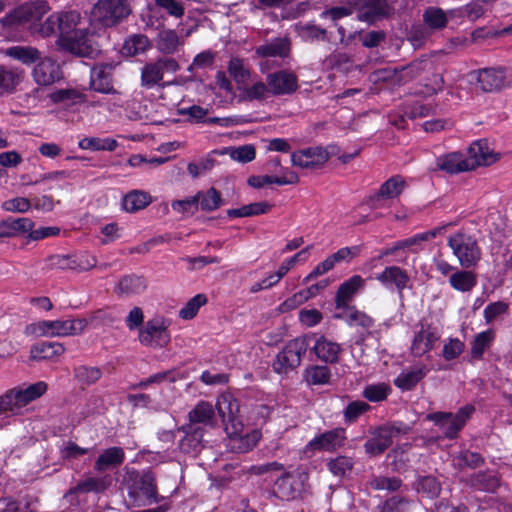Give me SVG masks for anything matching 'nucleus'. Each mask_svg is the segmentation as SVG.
<instances>
[{
	"mask_svg": "<svg viewBox=\"0 0 512 512\" xmlns=\"http://www.w3.org/2000/svg\"><path fill=\"white\" fill-rule=\"evenodd\" d=\"M38 34L42 37L58 35V49L79 57H91L97 52L92 34L77 10L52 13L40 24Z\"/></svg>",
	"mask_w": 512,
	"mask_h": 512,
	"instance_id": "nucleus-1",
	"label": "nucleus"
},
{
	"mask_svg": "<svg viewBox=\"0 0 512 512\" xmlns=\"http://www.w3.org/2000/svg\"><path fill=\"white\" fill-rule=\"evenodd\" d=\"M228 437L227 446L237 453L253 449L262 437L258 429L244 433V425L239 417V401L229 392L219 395L215 405Z\"/></svg>",
	"mask_w": 512,
	"mask_h": 512,
	"instance_id": "nucleus-2",
	"label": "nucleus"
},
{
	"mask_svg": "<svg viewBox=\"0 0 512 512\" xmlns=\"http://www.w3.org/2000/svg\"><path fill=\"white\" fill-rule=\"evenodd\" d=\"M47 391V384L38 381L27 387L15 388L0 396V428L9 423V415L20 413L22 408L41 397Z\"/></svg>",
	"mask_w": 512,
	"mask_h": 512,
	"instance_id": "nucleus-3",
	"label": "nucleus"
},
{
	"mask_svg": "<svg viewBox=\"0 0 512 512\" xmlns=\"http://www.w3.org/2000/svg\"><path fill=\"white\" fill-rule=\"evenodd\" d=\"M87 325L85 318L41 320L28 325L25 333L33 337H67L81 334Z\"/></svg>",
	"mask_w": 512,
	"mask_h": 512,
	"instance_id": "nucleus-4",
	"label": "nucleus"
},
{
	"mask_svg": "<svg viewBox=\"0 0 512 512\" xmlns=\"http://www.w3.org/2000/svg\"><path fill=\"white\" fill-rule=\"evenodd\" d=\"M49 10L50 6L44 0L25 3L4 16L1 19V24L5 28L27 25L33 33H38L40 25L37 23Z\"/></svg>",
	"mask_w": 512,
	"mask_h": 512,
	"instance_id": "nucleus-5",
	"label": "nucleus"
},
{
	"mask_svg": "<svg viewBox=\"0 0 512 512\" xmlns=\"http://www.w3.org/2000/svg\"><path fill=\"white\" fill-rule=\"evenodd\" d=\"M310 345V336L304 335L288 341L273 361V370L278 374H288L296 369Z\"/></svg>",
	"mask_w": 512,
	"mask_h": 512,
	"instance_id": "nucleus-6",
	"label": "nucleus"
},
{
	"mask_svg": "<svg viewBox=\"0 0 512 512\" xmlns=\"http://www.w3.org/2000/svg\"><path fill=\"white\" fill-rule=\"evenodd\" d=\"M128 484V496L134 506H146L158 501L155 476L150 470L132 472Z\"/></svg>",
	"mask_w": 512,
	"mask_h": 512,
	"instance_id": "nucleus-7",
	"label": "nucleus"
},
{
	"mask_svg": "<svg viewBox=\"0 0 512 512\" xmlns=\"http://www.w3.org/2000/svg\"><path fill=\"white\" fill-rule=\"evenodd\" d=\"M126 0H98L92 7L90 16L93 23L111 27L130 14Z\"/></svg>",
	"mask_w": 512,
	"mask_h": 512,
	"instance_id": "nucleus-8",
	"label": "nucleus"
},
{
	"mask_svg": "<svg viewBox=\"0 0 512 512\" xmlns=\"http://www.w3.org/2000/svg\"><path fill=\"white\" fill-rule=\"evenodd\" d=\"M448 245L464 268L475 266L481 259V249L477 241L469 235L457 233L450 236Z\"/></svg>",
	"mask_w": 512,
	"mask_h": 512,
	"instance_id": "nucleus-9",
	"label": "nucleus"
},
{
	"mask_svg": "<svg viewBox=\"0 0 512 512\" xmlns=\"http://www.w3.org/2000/svg\"><path fill=\"white\" fill-rule=\"evenodd\" d=\"M169 322L163 317L149 319L139 330V342L147 347L162 348L170 341Z\"/></svg>",
	"mask_w": 512,
	"mask_h": 512,
	"instance_id": "nucleus-10",
	"label": "nucleus"
},
{
	"mask_svg": "<svg viewBox=\"0 0 512 512\" xmlns=\"http://www.w3.org/2000/svg\"><path fill=\"white\" fill-rule=\"evenodd\" d=\"M409 426L398 423L379 427L373 432V436L366 441L365 451L371 455L382 454L391 446L393 438L409 432Z\"/></svg>",
	"mask_w": 512,
	"mask_h": 512,
	"instance_id": "nucleus-11",
	"label": "nucleus"
},
{
	"mask_svg": "<svg viewBox=\"0 0 512 512\" xmlns=\"http://www.w3.org/2000/svg\"><path fill=\"white\" fill-rule=\"evenodd\" d=\"M307 481L308 474L302 469L286 473L276 480L274 493L283 500L294 499L306 489Z\"/></svg>",
	"mask_w": 512,
	"mask_h": 512,
	"instance_id": "nucleus-12",
	"label": "nucleus"
},
{
	"mask_svg": "<svg viewBox=\"0 0 512 512\" xmlns=\"http://www.w3.org/2000/svg\"><path fill=\"white\" fill-rule=\"evenodd\" d=\"M473 412L474 407L472 405H466L459 409L455 415L445 412H436L428 414L426 418L440 425L448 438H454Z\"/></svg>",
	"mask_w": 512,
	"mask_h": 512,
	"instance_id": "nucleus-13",
	"label": "nucleus"
},
{
	"mask_svg": "<svg viewBox=\"0 0 512 512\" xmlns=\"http://www.w3.org/2000/svg\"><path fill=\"white\" fill-rule=\"evenodd\" d=\"M178 70L179 65L173 58L163 57L146 63L141 69V86L151 89L163 80L165 72L174 73Z\"/></svg>",
	"mask_w": 512,
	"mask_h": 512,
	"instance_id": "nucleus-14",
	"label": "nucleus"
},
{
	"mask_svg": "<svg viewBox=\"0 0 512 512\" xmlns=\"http://www.w3.org/2000/svg\"><path fill=\"white\" fill-rule=\"evenodd\" d=\"M375 279L387 290L395 291L402 297L405 289L411 288V278L408 272L395 265L385 267L375 275Z\"/></svg>",
	"mask_w": 512,
	"mask_h": 512,
	"instance_id": "nucleus-15",
	"label": "nucleus"
},
{
	"mask_svg": "<svg viewBox=\"0 0 512 512\" xmlns=\"http://www.w3.org/2000/svg\"><path fill=\"white\" fill-rule=\"evenodd\" d=\"M446 226L437 227L434 229H431L429 231L416 234L410 238L398 241L395 243L392 247L385 248L380 253V258L387 257L390 255H394L399 251V262L404 263L406 261V255H404V251L406 249H410L414 246L419 245L420 243L424 241H429L433 238H435L437 235L441 234Z\"/></svg>",
	"mask_w": 512,
	"mask_h": 512,
	"instance_id": "nucleus-16",
	"label": "nucleus"
},
{
	"mask_svg": "<svg viewBox=\"0 0 512 512\" xmlns=\"http://www.w3.org/2000/svg\"><path fill=\"white\" fill-rule=\"evenodd\" d=\"M32 71L34 81L41 86L51 85L63 78V72L59 63L51 57H44L37 60Z\"/></svg>",
	"mask_w": 512,
	"mask_h": 512,
	"instance_id": "nucleus-17",
	"label": "nucleus"
},
{
	"mask_svg": "<svg viewBox=\"0 0 512 512\" xmlns=\"http://www.w3.org/2000/svg\"><path fill=\"white\" fill-rule=\"evenodd\" d=\"M440 334L435 327L429 324H421L415 332L411 343V352L415 357H421L431 351L439 341Z\"/></svg>",
	"mask_w": 512,
	"mask_h": 512,
	"instance_id": "nucleus-18",
	"label": "nucleus"
},
{
	"mask_svg": "<svg viewBox=\"0 0 512 512\" xmlns=\"http://www.w3.org/2000/svg\"><path fill=\"white\" fill-rule=\"evenodd\" d=\"M329 158L328 152L321 147H309L291 154L293 166L308 169L323 165Z\"/></svg>",
	"mask_w": 512,
	"mask_h": 512,
	"instance_id": "nucleus-19",
	"label": "nucleus"
},
{
	"mask_svg": "<svg viewBox=\"0 0 512 512\" xmlns=\"http://www.w3.org/2000/svg\"><path fill=\"white\" fill-rule=\"evenodd\" d=\"M471 170L479 166H488L499 159V154L495 153L486 141H476L472 143L465 154Z\"/></svg>",
	"mask_w": 512,
	"mask_h": 512,
	"instance_id": "nucleus-20",
	"label": "nucleus"
},
{
	"mask_svg": "<svg viewBox=\"0 0 512 512\" xmlns=\"http://www.w3.org/2000/svg\"><path fill=\"white\" fill-rule=\"evenodd\" d=\"M266 81L273 95L291 94L298 88L297 76L286 70L269 74Z\"/></svg>",
	"mask_w": 512,
	"mask_h": 512,
	"instance_id": "nucleus-21",
	"label": "nucleus"
},
{
	"mask_svg": "<svg viewBox=\"0 0 512 512\" xmlns=\"http://www.w3.org/2000/svg\"><path fill=\"white\" fill-rule=\"evenodd\" d=\"M344 440L345 430L343 428H335L314 437L308 443L307 448L317 451L332 452L342 447Z\"/></svg>",
	"mask_w": 512,
	"mask_h": 512,
	"instance_id": "nucleus-22",
	"label": "nucleus"
},
{
	"mask_svg": "<svg viewBox=\"0 0 512 512\" xmlns=\"http://www.w3.org/2000/svg\"><path fill=\"white\" fill-rule=\"evenodd\" d=\"M311 338L314 339L312 350L319 360L326 363H336L339 360L342 350L340 344L324 335L313 334Z\"/></svg>",
	"mask_w": 512,
	"mask_h": 512,
	"instance_id": "nucleus-23",
	"label": "nucleus"
},
{
	"mask_svg": "<svg viewBox=\"0 0 512 512\" xmlns=\"http://www.w3.org/2000/svg\"><path fill=\"white\" fill-rule=\"evenodd\" d=\"M436 166L439 170L449 174L471 171L472 164L469 165L466 155L461 152H451L440 156L436 160Z\"/></svg>",
	"mask_w": 512,
	"mask_h": 512,
	"instance_id": "nucleus-24",
	"label": "nucleus"
},
{
	"mask_svg": "<svg viewBox=\"0 0 512 512\" xmlns=\"http://www.w3.org/2000/svg\"><path fill=\"white\" fill-rule=\"evenodd\" d=\"M404 188V181L399 177H392L387 180L379 189L378 193L371 199L375 208L383 207L386 201L398 197Z\"/></svg>",
	"mask_w": 512,
	"mask_h": 512,
	"instance_id": "nucleus-25",
	"label": "nucleus"
},
{
	"mask_svg": "<svg viewBox=\"0 0 512 512\" xmlns=\"http://www.w3.org/2000/svg\"><path fill=\"white\" fill-rule=\"evenodd\" d=\"M359 10L358 19L372 23L385 14L386 5L383 0H355Z\"/></svg>",
	"mask_w": 512,
	"mask_h": 512,
	"instance_id": "nucleus-26",
	"label": "nucleus"
},
{
	"mask_svg": "<svg viewBox=\"0 0 512 512\" xmlns=\"http://www.w3.org/2000/svg\"><path fill=\"white\" fill-rule=\"evenodd\" d=\"M425 365H418L403 370L395 379L394 384L402 391L413 389L427 374Z\"/></svg>",
	"mask_w": 512,
	"mask_h": 512,
	"instance_id": "nucleus-27",
	"label": "nucleus"
},
{
	"mask_svg": "<svg viewBox=\"0 0 512 512\" xmlns=\"http://www.w3.org/2000/svg\"><path fill=\"white\" fill-rule=\"evenodd\" d=\"M298 181L299 177L294 171L284 169L281 176H252L249 178L248 183L254 188H262L269 184L291 185L298 183Z\"/></svg>",
	"mask_w": 512,
	"mask_h": 512,
	"instance_id": "nucleus-28",
	"label": "nucleus"
},
{
	"mask_svg": "<svg viewBox=\"0 0 512 512\" xmlns=\"http://www.w3.org/2000/svg\"><path fill=\"white\" fill-rule=\"evenodd\" d=\"M477 81L481 90L491 92L500 89L505 81L502 69L485 68L478 72Z\"/></svg>",
	"mask_w": 512,
	"mask_h": 512,
	"instance_id": "nucleus-29",
	"label": "nucleus"
},
{
	"mask_svg": "<svg viewBox=\"0 0 512 512\" xmlns=\"http://www.w3.org/2000/svg\"><path fill=\"white\" fill-rule=\"evenodd\" d=\"M64 352L65 347L59 342H40L31 347L30 358L36 361L52 360Z\"/></svg>",
	"mask_w": 512,
	"mask_h": 512,
	"instance_id": "nucleus-30",
	"label": "nucleus"
},
{
	"mask_svg": "<svg viewBox=\"0 0 512 512\" xmlns=\"http://www.w3.org/2000/svg\"><path fill=\"white\" fill-rule=\"evenodd\" d=\"M183 44L184 38L173 29H163L158 33L156 47L163 54H174Z\"/></svg>",
	"mask_w": 512,
	"mask_h": 512,
	"instance_id": "nucleus-31",
	"label": "nucleus"
},
{
	"mask_svg": "<svg viewBox=\"0 0 512 512\" xmlns=\"http://www.w3.org/2000/svg\"><path fill=\"white\" fill-rule=\"evenodd\" d=\"M90 87L99 93L113 92L111 75L105 66H96L92 68L90 75Z\"/></svg>",
	"mask_w": 512,
	"mask_h": 512,
	"instance_id": "nucleus-32",
	"label": "nucleus"
},
{
	"mask_svg": "<svg viewBox=\"0 0 512 512\" xmlns=\"http://www.w3.org/2000/svg\"><path fill=\"white\" fill-rule=\"evenodd\" d=\"M125 459L124 450L120 447H110L104 450L95 462V470L104 471L119 466Z\"/></svg>",
	"mask_w": 512,
	"mask_h": 512,
	"instance_id": "nucleus-33",
	"label": "nucleus"
},
{
	"mask_svg": "<svg viewBox=\"0 0 512 512\" xmlns=\"http://www.w3.org/2000/svg\"><path fill=\"white\" fill-rule=\"evenodd\" d=\"M2 53L25 65H30L40 59V51L32 46H12L2 50Z\"/></svg>",
	"mask_w": 512,
	"mask_h": 512,
	"instance_id": "nucleus-34",
	"label": "nucleus"
},
{
	"mask_svg": "<svg viewBox=\"0 0 512 512\" xmlns=\"http://www.w3.org/2000/svg\"><path fill=\"white\" fill-rule=\"evenodd\" d=\"M151 203L149 193L142 190H132L123 197L122 207L126 212H136L144 209Z\"/></svg>",
	"mask_w": 512,
	"mask_h": 512,
	"instance_id": "nucleus-35",
	"label": "nucleus"
},
{
	"mask_svg": "<svg viewBox=\"0 0 512 512\" xmlns=\"http://www.w3.org/2000/svg\"><path fill=\"white\" fill-rule=\"evenodd\" d=\"M147 288L146 281L141 276H124L117 285V292L122 295L132 296L143 293Z\"/></svg>",
	"mask_w": 512,
	"mask_h": 512,
	"instance_id": "nucleus-36",
	"label": "nucleus"
},
{
	"mask_svg": "<svg viewBox=\"0 0 512 512\" xmlns=\"http://www.w3.org/2000/svg\"><path fill=\"white\" fill-rule=\"evenodd\" d=\"M363 285L364 279L359 275H354L342 283L336 294L337 306L345 305Z\"/></svg>",
	"mask_w": 512,
	"mask_h": 512,
	"instance_id": "nucleus-37",
	"label": "nucleus"
},
{
	"mask_svg": "<svg viewBox=\"0 0 512 512\" xmlns=\"http://www.w3.org/2000/svg\"><path fill=\"white\" fill-rule=\"evenodd\" d=\"M451 287L460 292H469L477 284L475 273L467 270H456L449 277Z\"/></svg>",
	"mask_w": 512,
	"mask_h": 512,
	"instance_id": "nucleus-38",
	"label": "nucleus"
},
{
	"mask_svg": "<svg viewBox=\"0 0 512 512\" xmlns=\"http://www.w3.org/2000/svg\"><path fill=\"white\" fill-rule=\"evenodd\" d=\"M151 47L150 40L142 34L129 36L123 43L122 54L125 56H136L145 53Z\"/></svg>",
	"mask_w": 512,
	"mask_h": 512,
	"instance_id": "nucleus-39",
	"label": "nucleus"
},
{
	"mask_svg": "<svg viewBox=\"0 0 512 512\" xmlns=\"http://www.w3.org/2000/svg\"><path fill=\"white\" fill-rule=\"evenodd\" d=\"M189 420L191 423H201L205 425H214L215 411L210 402L200 401L190 412Z\"/></svg>",
	"mask_w": 512,
	"mask_h": 512,
	"instance_id": "nucleus-40",
	"label": "nucleus"
},
{
	"mask_svg": "<svg viewBox=\"0 0 512 512\" xmlns=\"http://www.w3.org/2000/svg\"><path fill=\"white\" fill-rule=\"evenodd\" d=\"M118 146L115 139L110 137H84L78 142V147L82 150L90 151H114Z\"/></svg>",
	"mask_w": 512,
	"mask_h": 512,
	"instance_id": "nucleus-41",
	"label": "nucleus"
},
{
	"mask_svg": "<svg viewBox=\"0 0 512 512\" xmlns=\"http://www.w3.org/2000/svg\"><path fill=\"white\" fill-rule=\"evenodd\" d=\"M195 198L197 199V206L202 211L212 212L217 210L222 205V198L220 193L213 187L206 191H199Z\"/></svg>",
	"mask_w": 512,
	"mask_h": 512,
	"instance_id": "nucleus-42",
	"label": "nucleus"
},
{
	"mask_svg": "<svg viewBox=\"0 0 512 512\" xmlns=\"http://www.w3.org/2000/svg\"><path fill=\"white\" fill-rule=\"evenodd\" d=\"M228 72L239 87L246 85L251 77L248 64L238 57H232L228 64Z\"/></svg>",
	"mask_w": 512,
	"mask_h": 512,
	"instance_id": "nucleus-43",
	"label": "nucleus"
},
{
	"mask_svg": "<svg viewBox=\"0 0 512 512\" xmlns=\"http://www.w3.org/2000/svg\"><path fill=\"white\" fill-rule=\"evenodd\" d=\"M289 52V42L286 39H275L270 43L259 46L256 53L263 57H286Z\"/></svg>",
	"mask_w": 512,
	"mask_h": 512,
	"instance_id": "nucleus-44",
	"label": "nucleus"
},
{
	"mask_svg": "<svg viewBox=\"0 0 512 512\" xmlns=\"http://www.w3.org/2000/svg\"><path fill=\"white\" fill-rule=\"evenodd\" d=\"M112 483V478L108 475L102 477L87 478L76 486L78 492H95L100 493L105 491Z\"/></svg>",
	"mask_w": 512,
	"mask_h": 512,
	"instance_id": "nucleus-45",
	"label": "nucleus"
},
{
	"mask_svg": "<svg viewBox=\"0 0 512 512\" xmlns=\"http://www.w3.org/2000/svg\"><path fill=\"white\" fill-rule=\"evenodd\" d=\"M495 338L493 330L489 329L478 333L473 342L471 348V356L473 359H481L485 350L490 347Z\"/></svg>",
	"mask_w": 512,
	"mask_h": 512,
	"instance_id": "nucleus-46",
	"label": "nucleus"
},
{
	"mask_svg": "<svg viewBox=\"0 0 512 512\" xmlns=\"http://www.w3.org/2000/svg\"><path fill=\"white\" fill-rule=\"evenodd\" d=\"M271 206L267 202H256L244 205L240 208L231 209L228 211L230 217H250L255 215L265 214L270 210Z\"/></svg>",
	"mask_w": 512,
	"mask_h": 512,
	"instance_id": "nucleus-47",
	"label": "nucleus"
},
{
	"mask_svg": "<svg viewBox=\"0 0 512 512\" xmlns=\"http://www.w3.org/2000/svg\"><path fill=\"white\" fill-rule=\"evenodd\" d=\"M21 78L20 73L0 66V95L13 92Z\"/></svg>",
	"mask_w": 512,
	"mask_h": 512,
	"instance_id": "nucleus-48",
	"label": "nucleus"
},
{
	"mask_svg": "<svg viewBox=\"0 0 512 512\" xmlns=\"http://www.w3.org/2000/svg\"><path fill=\"white\" fill-rule=\"evenodd\" d=\"M53 103H63L66 105L76 104L83 101V94L76 89H59L49 95Z\"/></svg>",
	"mask_w": 512,
	"mask_h": 512,
	"instance_id": "nucleus-49",
	"label": "nucleus"
},
{
	"mask_svg": "<svg viewBox=\"0 0 512 512\" xmlns=\"http://www.w3.org/2000/svg\"><path fill=\"white\" fill-rule=\"evenodd\" d=\"M482 462L483 458L478 453L471 451L460 452L452 458L453 466L459 469L465 467L476 468L480 466Z\"/></svg>",
	"mask_w": 512,
	"mask_h": 512,
	"instance_id": "nucleus-50",
	"label": "nucleus"
},
{
	"mask_svg": "<svg viewBox=\"0 0 512 512\" xmlns=\"http://www.w3.org/2000/svg\"><path fill=\"white\" fill-rule=\"evenodd\" d=\"M427 65L428 63L426 61H414L398 69L399 85L405 84L418 77L421 72L426 69Z\"/></svg>",
	"mask_w": 512,
	"mask_h": 512,
	"instance_id": "nucleus-51",
	"label": "nucleus"
},
{
	"mask_svg": "<svg viewBox=\"0 0 512 512\" xmlns=\"http://www.w3.org/2000/svg\"><path fill=\"white\" fill-rule=\"evenodd\" d=\"M424 22L432 29H442L446 26L448 17L446 13L436 7H429L423 15Z\"/></svg>",
	"mask_w": 512,
	"mask_h": 512,
	"instance_id": "nucleus-52",
	"label": "nucleus"
},
{
	"mask_svg": "<svg viewBox=\"0 0 512 512\" xmlns=\"http://www.w3.org/2000/svg\"><path fill=\"white\" fill-rule=\"evenodd\" d=\"M207 303V297L205 294H197L192 297L183 308L179 311V317L184 320L194 318L199 309Z\"/></svg>",
	"mask_w": 512,
	"mask_h": 512,
	"instance_id": "nucleus-53",
	"label": "nucleus"
},
{
	"mask_svg": "<svg viewBox=\"0 0 512 512\" xmlns=\"http://www.w3.org/2000/svg\"><path fill=\"white\" fill-rule=\"evenodd\" d=\"M243 86L239 89L242 91L243 97L250 101L265 99L270 92L268 84L266 85L262 81H256L250 86Z\"/></svg>",
	"mask_w": 512,
	"mask_h": 512,
	"instance_id": "nucleus-54",
	"label": "nucleus"
},
{
	"mask_svg": "<svg viewBox=\"0 0 512 512\" xmlns=\"http://www.w3.org/2000/svg\"><path fill=\"white\" fill-rule=\"evenodd\" d=\"M74 376L79 382L91 385L101 378L102 371L98 367L81 365L74 369Z\"/></svg>",
	"mask_w": 512,
	"mask_h": 512,
	"instance_id": "nucleus-55",
	"label": "nucleus"
},
{
	"mask_svg": "<svg viewBox=\"0 0 512 512\" xmlns=\"http://www.w3.org/2000/svg\"><path fill=\"white\" fill-rule=\"evenodd\" d=\"M391 392V388L386 383H376L365 387L363 396L370 402H380L385 400Z\"/></svg>",
	"mask_w": 512,
	"mask_h": 512,
	"instance_id": "nucleus-56",
	"label": "nucleus"
},
{
	"mask_svg": "<svg viewBox=\"0 0 512 512\" xmlns=\"http://www.w3.org/2000/svg\"><path fill=\"white\" fill-rule=\"evenodd\" d=\"M296 31L299 37L304 41L321 40L326 37V30L314 24L296 25Z\"/></svg>",
	"mask_w": 512,
	"mask_h": 512,
	"instance_id": "nucleus-57",
	"label": "nucleus"
},
{
	"mask_svg": "<svg viewBox=\"0 0 512 512\" xmlns=\"http://www.w3.org/2000/svg\"><path fill=\"white\" fill-rule=\"evenodd\" d=\"M471 484L479 490L494 491L499 485V480L492 473H479L473 476Z\"/></svg>",
	"mask_w": 512,
	"mask_h": 512,
	"instance_id": "nucleus-58",
	"label": "nucleus"
},
{
	"mask_svg": "<svg viewBox=\"0 0 512 512\" xmlns=\"http://www.w3.org/2000/svg\"><path fill=\"white\" fill-rule=\"evenodd\" d=\"M227 154L231 157V159L235 161L247 163L255 158L256 151L252 145H243L239 147L228 148Z\"/></svg>",
	"mask_w": 512,
	"mask_h": 512,
	"instance_id": "nucleus-59",
	"label": "nucleus"
},
{
	"mask_svg": "<svg viewBox=\"0 0 512 512\" xmlns=\"http://www.w3.org/2000/svg\"><path fill=\"white\" fill-rule=\"evenodd\" d=\"M306 379L309 384H326L330 379V370L326 366H313L307 370Z\"/></svg>",
	"mask_w": 512,
	"mask_h": 512,
	"instance_id": "nucleus-60",
	"label": "nucleus"
},
{
	"mask_svg": "<svg viewBox=\"0 0 512 512\" xmlns=\"http://www.w3.org/2000/svg\"><path fill=\"white\" fill-rule=\"evenodd\" d=\"M75 258L71 255L56 254L47 258L46 267L49 269H74Z\"/></svg>",
	"mask_w": 512,
	"mask_h": 512,
	"instance_id": "nucleus-61",
	"label": "nucleus"
},
{
	"mask_svg": "<svg viewBox=\"0 0 512 512\" xmlns=\"http://www.w3.org/2000/svg\"><path fill=\"white\" fill-rule=\"evenodd\" d=\"M398 78H399L398 69L391 68V67L379 69V70L375 71L374 73H372V75H371V80L373 82H376V83L383 82V83H388L390 85H399Z\"/></svg>",
	"mask_w": 512,
	"mask_h": 512,
	"instance_id": "nucleus-62",
	"label": "nucleus"
},
{
	"mask_svg": "<svg viewBox=\"0 0 512 512\" xmlns=\"http://www.w3.org/2000/svg\"><path fill=\"white\" fill-rule=\"evenodd\" d=\"M345 321L350 326H361L366 329L373 326V320L371 317L354 309H349L346 312Z\"/></svg>",
	"mask_w": 512,
	"mask_h": 512,
	"instance_id": "nucleus-63",
	"label": "nucleus"
},
{
	"mask_svg": "<svg viewBox=\"0 0 512 512\" xmlns=\"http://www.w3.org/2000/svg\"><path fill=\"white\" fill-rule=\"evenodd\" d=\"M155 5L175 18H181L185 13V7L181 0H155Z\"/></svg>",
	"mask_w": 512,
	"mask_h": 512,
	"instance_id": "nucleus-64",
	"label": "nucleus"
}]
</instances>
